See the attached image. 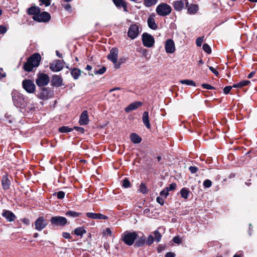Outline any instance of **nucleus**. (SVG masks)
I'll list each match as a JSON object with an SVG mask.
<instances>
[{
    "label": "nucleus",
    "mask_w": 257,
    "mask_h": 257,
    "mask_svg": "<svg viewBox=\"0 0 257 257\" xmlns=\"http://www.w3.org/2000/svg\"><path fill=\"white\" fill-rule=\"evenodd\" d=\"M41 59V56L38 53H35L30 56L27 61L24 64L23 68L25 71L30 72L33 70L35 67H37Z\"/></svg>",
    "instance_id": "obj_1"
},
{
    "label": "nucleus",
    "mask_w": 257,
    "mask_h": 257,
    "mask_svg": "<svg viewBox=\"0 0 257 257\" xmlns=\"http://www.w3.org/2000/svg\"><path fill=\"white\" fill-rule=\"evenodd\" d=\"M12 100L15 106L17 107H23L26 104V98L24 95L18 90L14 89L11 93Z\"/></svg>",
    "instance_id": "obj_2"
},
{
    "label": "nucleus",
    "mask_w": 257,
    "mask_h": 257,
    "mask_svg": "<svg viewBox=\"0 0 257 257\" xmlns=\"http://www.w3.org/2000/svg\"><path fill=\"white\" fill-rule=\"evenodd\" d=\"M139 235L137 232L124 231L121 235V239L127 245H132L135 241L138 238Z\"/></svg>",
    "instance_id": "obj_3"
},
{
    "label": "nucleus",
    "mask_w": 257,
    "mask_h": 257,
    "mask_svg": "<svg viewBox=\"0 0 257 257\" xmlns=\"http://www.w3.org/2000/svg\"><path fill=\"white\" fill-rule=\"evenodd\" d=\"M118 50L116 48H112L109 54L107 55V59L111 61L114 65L115 68L118 69L120 67L121 62L120 60L117 62L118 58Z\"/></svg>",
    "instance_id": "obj_4"
},
{
    "label": "nucleus",
    "mask_w": 257,
    "mask_h": 257,
    "mask_svg": "<svg viewBox=\"0 0 257 257\" xmlns=\"http://www.w3.org/2000/svg\"><path fill=\"white\" fill-rule=\"evenodd\" d=\"M171 7L166 3L160 4L156 8L157 14L162 17L169 15L171 13Z\"/></svg>",
    "instance_id": "obj_5"
},
{
    "label": "nucleus",
    "mask_w": 257,
    "mask_h": 257,
    "mask_svg": "<svg viewBox=\"0 0 257 257\" xmlns=\"http://www.w3.org/2000/svg\"><path fill=\"white\" fill-rule=\"evenodd\" d=\"M50 81L49 76L45 73H39L36 79V83L39 87H44L48 84Z\"/></svg>",
    "instance_id": "obj_6"
},
{
    "label": "nucleus",
    "mask_w": 257,
    "mask_h": 257,
    "mask_svg": "<svg viewBox=\"0 0 257 257\" xmlns=\"http://www.w3.org/2000/svg\"><path fill=\"white\" fill-rule=\"evenodd\" d=\"M52 224L57 226H64L68 223L67 219L63 216H53L50 219Z\"/></svg>",
    "instance_id": "obj_7"
},
{
    "label": "nucleus",
    "mask_w": 257,
    "mask_h": 257,
    "mask_svg": "<svg viewBox=\"0 0 257 257\" xmlns=\"http://www.w3.org/2000/svg\"><path fill=\"white\" fill-rule=\"evenodd\" d=\"M142 42L144 46L151 48L153 46L155 40L151 35L145 33L142 35Z\"/></svg>",
    "instance_id": "obj_8"
},
{
    "label": "nucleus",
    "mask_w": 257,
    "mask_h": 257,
    "mask_svg": "<svg viewBox=\"0 0 257 257\" xmlns=\"http://www.w3.org/2000/svg\"><path fill=\"white\" fill-rule=\"evenodd\" d=\"M23 88L29 93H34L36 86L34 82L30 79H25L22 82Z\"/></svg>",
    "instance_id": "obj_9"
},
{
    "label": "nucleus",
    "mask_w": 257,
    "mask_h": 257,
    "mask_svg": "<svg viewBox=\"0 0 257 257\" xmlns=\"http://www.w3.org/2000/svg\"><path fill=\"white\" fill-rule=\"evenodd\" d=\"M140 33L139 26L136 24L132 25L127 32V36L133 40L136 38Z\"/></svg>",
    "instance_id": "obj_10"
},
{
    "label": "nucleus",
    "mask_w": 257,
    "mask_h": 257,
    "mask_svg": "<svg viewBox=\"0 0 257 257\" xmlns=\"http://www.w3.org/2000/svg\"><path fill=\"white\" fill-rule=\"evenodd\" d=\"M33 18L35 21L39 22H47L50 20L51 16L48 13L44 12L41 13H40L38 15L36 16H33Z\"/></svg>",
    "instance_id": "obj_11"
},
{
    "label": "nucleus",
    "mask_w": 257,
    "mask_h": 257,
    "mask_svg": "<svg viewBox=\"0 0 257 257\" xmlns=\"http://www.w3.org/2000/svg\"><path fill=\"white\" fill-rule=\"evenodd\" d=\"M64 65L63 62L60 60H56L50 64V69L53 72H58L62 70Z\"/></svg>",
    "instance_id": "obj_12"
},
{
    "label": "nucleus",
    "mask_w": 257,
    "mask_h": 257,
    "mask_svg": "<svg viewBox=\"0 0 257 257\" xmlns=\"http://www.w3.org/2000/svg\"><path fill=\"white\" fill-rule=\"evenodd\" d=\"M35 229L38 231H41L47 225V223L43 217H39L35 221Z\"/></svg>",
    "instance_id": "obj_13"
},
{
    "label": "nucleus",
    "mask_w": 257,
    "mask_h": 257,
    "mask_svg": "<svg viewBox=\"0 0 257 257\" xmlns=\"http://www.w3.org/2000/svg\"><path fill=\"white\" fill-rule=\"evenodd\" d=\"M38 97L42 100H47L51 96L50 89L49 88L43 87L38 94Z\"/></svg>",
    "instance_id": "obj_14"
},
{
    "label": "nucleus",
    "mask_w": 257,
    "mask_h": 257,
    "mask_svg": "<svg viewBox=\"0 0 257 257\" xmlns=\"http://www.w3.org/2000/svg\"><path fill=\"white\" fill-rule=\"evenodd\" d=\"M165 47L168 53H172L175 51V43L172 39H168L166 41Z\"/></svg>",
    "instance_id": "obj_15"
},
{
    "label": "nucleus",
    "mask_w": 257,
    "mask_h": 257,
    "mask_svg": "<svg viewBox=\"0 0 257 257\" xmlns=\"http://www.w3.org/2000/svg\"><path fill=\"white\" fill-rule=\"evenodd\" d=\"M2 215L9 222L13 221L16 219V215L9 210H4Z\"/></svg>",
    "instance_id": "obj_16"
},
{
    "label": "nucleus",
    "mask_w": 257,
    "mask_h": 257,
    "mask_svg": "<svg viewBox=\"0 0 257 257\" xmlns=\"http://www.w3.org/2000/svg\"><path fill=\"white\" fill-rule=\"evenodd\" d=\"M86 215L87 217L94 219L106 220L108 218L107 216L101 213L87 212Z\"/></svg>",
    "instance_id": "obj_17"
},
{
    "label": "nucleus",
    "mask_w": 257,
    "mask_h": 257,
    "mask_svg": "<svg viewBox=\"0 0 257 257\" xmlns=\"http://www.w3.org/2000/svg\"><path fill=\"white\" fill-rule=\"evenodd\" d=\"M187 0L176 1L173 3V7L177 11H181L184 7L185 5H187Z\"/></svg>",
    "instance_id": "obj_18"
},
{
    "label": "nucleus",
    "mask_w": 257,
    "mask_h": 257,
    "mask_svg": "<svg viewBox=\"0 0 257 257\" xmlns=\"http://www.w3.org/2000/svg\"><path fill=\"white\" fill-rule=\"evenodd\" d=\"M89 121L88 113L87 110H84L80 117L79 123L80 125H86Z\"/></svg>",
    "instance_id": "obj_19"
},
{
    "label": "nucleus",
    "mask_w": 257,
    "mask_h": 257,
    "mask_svg": "<svg viewBox=\"0 0 257 257\" xmlns=\"http://www.w3.org/2000/svg\"><path fill=\"white\" fill-rule=\"evenodd\" d=\"M52 85L56 87H59L62 85V79L59 75H54L51 80Z\"/></svg>",
    "instance_id": "obj_20"
},
{
    "label": "nucleus",
    "mask_w": 257,
    "mask_h": 257,
    "mask_svg": "<svg viewBox=\"0 0 257 257\" xmlns=\"http://www.w3.org/2000/svg\"><path fill=\"white\" fill-rule=\"evenodd\" d=\"M142 105V103L140 101H136L131 103L124 109L126 112H129L132 110H135L140 107Z\"/></svg>",
    "instance_id": "obj_21"
},
{
    "label": "nucleus",
    "mask_w": 257,
    "mask_h": 257,
    "mask_svg": "<svg viewBox=\"0 0 257 257\" xmlns=\"http://www.w3.org/2000/svg\"><path fill=\"white\" fill-rule=\"evenodd\" d=\"M154 15H151L148 19V25L149 27L154 30L158 28V25L156 23L154 19Z\"/></svg>",
    "instance_id": "obj_22"
},
{
    "label": "nucleus",
    "mask_w": 257,
    "mask_h": 257,
    "mask_svg": "<svg viewBox=\"0 0 257 257\" xmlns=\"http://www.w3.org/2000/svg\"><path fill=\"white\" fill-rule=\"evenodd\" d=\"M186 7L187 9V12L189 14L192 15L195 14L198 10V6L195 4H190L189 5L187 2Z\"/></svg>",
    "instance_id": "obj_23"
},
{
    "label": "nucleus",
    "mask_w": 257,
    "mask_h": 257,
    "mask_svg": "<svg viewBox=\"0 0 257 257\" xmlns=\"http://www.w3.org/2000/svg\"><path fill=\"white\" fill-rule=\"evenodd\" d=\"M142 119L146 127L148 128H150L151 125L149 121V112L148 111H145L143 113Z\"/></svg>",
    "instance_id": "obj_24"
},
{
    "label": "nucleus",
    "mask_w": 257,
    "mask_h": 257,
    "mask_svg": "<svg viewBox=\"0 0 257 257\" xmlns=\"http://www.w3.org/2000/svg\"><path fill=\"white\" fill-rule=\"evenodd\" d=\"M112 1L116 7H122L124 11H127V6L123 0H112Z\"/></svg>",
    "instance_id": "obj_25"
},
{
    "label": "nucleus",
    "mask_w": 257,
    "mask_h": 257,
    "mask_svg": "<svg viewBox=\"0 0 257 257\" xmlns=\"http://www.w3.org/2000/svg\"><path fill=\"white\" fill-rule=\"evenodd\" d=\"M40 9L38 7H32L29 8L27 12L29 15L36 16L40 13Z\"/></svg>",
    "instance_id": "obj_26"
},
{
    "label": "nucleus",
    "mask_w": 257,
    "mask_h": 257,
    "mask_svg": "<svg viewBox=\"0 0 257 257\" xmlns=\"http://www.w3.org/2000/svg\"><path fill=\"white\" fill-rule=\"evenodd\" d=\"M3 188L4 190H8L10 188L11 182L8 177L4 176L2 181Z\"/></svg>",
    "instance_id": "obj_27"
},
{
    "label": "nucleus",
    "mask_w": 257,
    "mask_h": 257,
    "mask_svg": "<svg viewBox=\"0 0 257 257\" xmlns=\"http://www.w3.org/2000/svg\"><path fill=\"white\" fill-rule=\"evenodd\" d=\"M130 139L134 144H139L142 141V138L136 133L131 134L130 135Z\"/></svg>",
    "instance_id": "obj_28"
},
{
    "label": "nucleus",
    "mask_w": 257,
    "mask_h": 257,
    "mask_svg": "<svg viewBox=\"0 0 257 257\" xmlns=\"http://www.w3.org/2000/svg\"><path fill=\"white\" fill-rule=\"evenodd\" d=\"M146 243V238L144 236L139 238L135 243L134 246L139 247L143 246Z\"/></svg>",
    "instance_id": "obj_29"
},
{
    "label": "nucleus",
    "mask_w": 257,
    "mask_h": 257,
    "mask_svg": "<svg viewBox=\"0 0 257 257\" xmlns=\"http://www.w3.org/2000/svg\"><path fill=\"white\" fill-rule=\"evenodd\" d=\"M86 232V231L84 229V227H80L76 228L74 230V233L76 234V235L78 236H82L83 234L85 233Z\"/></svg>",
    "instance_id": "obj_30"
},
{
    "label": "nucleus",
    "mask_w": 257,
    "mask_h": 257,
    "mask_svg": "<svg viewBox=\"0 0 257 257\" xmlns=\"http://www.w3.org/2000/svg\"><path fill=\"white\" fill-rule=\"evenodd\" d=\"M250 83L248 80H243L239 83L234 84L232 87L233 88H241L243 86L247 85Z\"/></svg>",
    "instance_id": "obj_31"
},
{
    "label": "nucleus",
    "mask_w": 257,
    "mask_h": 257,
    "mask_svg": "<svg viewBox=\"0 0 257 257\" xmlns=\"http://www.w3.org/2000/svg\"><path fill=\"white\" fill-rule=\"evenodd\" d=\"M189 193V190L186 188H182L180 191L181 197L185 199L188 198Z\"/></svg>",
    "instance_id": "obj_32"
},
{
    "label": "nucleus",
    "mask_w": 257,
    "mask_h": 257,
    "mask_svg": "<svg viewBox=\"0 0 257 257\" xmlns=\"http://www.w3.org/2000/svg\"><path fill=\"white\" fill-rule=\"evenodd\" d=\"M71 75L75 79H78L81 74L80 70L78 69H74L71 71Z\"/></svg>",
    "instance_id": "obj_33"
},
{
    "label": "nucleus",
    "mask_w": 257,
    "mask_h": 257,
    "mask_svg": "<svg viewBox=\"0 0 257 257\" xmlns=\"http://www.w3.org/2000/svg\"><path fill=\"white\" fill-rule=\"evenodd\" d=\"M81 214L80 213L73 211H68L66 212L65 215L67 216L75 218L79 216Z\"/></svg>",
    "instance_id": "obj_34"
},
{
    "label": "nucleus",
    "mask_w": 257,
    "mask_h": 257,
    "mask_svg": "<svg viewBox=\"0 0 257 257\" xmlns=\"http://www.w3.org/2000/svg\"><path fill=\"white\" fill-rule=\"evenodd\" d=\"M73 130V127L70 128L67 126H63L60 127L59 128V132L62 133L70 132H72Z\"/></svg>",
    "instance_id": "obj_35"
},
{
    "label": "nucleus",
    "mask_w": 257,
    "mask_h": 257,
    "mask_svg": "<svg viewBox=\"0 0 257 257\" xmlns=\"http://www.w3.org/2000/svg\"><path fill=\"white\" fill-rule=\"evenodd\" d=\"M180 82L182 84H186L187 85H190V86H195V85H196L195 82L191 80H188V79L182 80L180 81Z\"/></svg>",
    "instance_id": "obj_36"
},
{
    "label": "nucleus",
    "mask_w": 257,
    "mask_h": 257,
    "mask_svg": "<svg viewBox=\"0 0 257 257\" xmlns=\"http://www.w3.org/2000/svg\"><path fill=\"white\" fill-rule=\"evenodd\" d=\"M158 2V0H144V5L147 7H150L155 5Z\"/></svg>",
    "instance_id": "obj_37"
},
{
    "label": "nucleus",
    "mask_w": 257,
    "mask_h": 257,
    "mask_svg": "<svg viewBox=\"0 0 257 257\" xmlns=\"http://www.w3.org/2000/svg\"><path fill=\"white\" fill-rule=\"evenodd\" d=\"M154 233L155 235V240L157 242L160 241L161 238H162L161 234L159 232L158 230L155 231Z\"/></svg>",
    "instance_id": "obj_38"
},
{
    "label": "nucleus",
    "mask_w": 257,
    "mask_h": 257,
    "mask_svg": "<svg viewBox=\"0 0 257 257\" xmlns=\"http://www.w3.org/2000/svg\"><path fill=\"white\" fill-rule=\"evenodd\" d=\"M122 185L123 187L127 188L130 187L131 183L127 178H125L122 181Z\"/></svg>",
    "instance_id": "obj_39"
},
{
    "label": "nucleus",
    "mask_w": 257,
    "mask_h": 257,
    "mask_svg": "<svg viewBox=\"0 0 257 257\" xmlns=\"http://www.w3.org/2000/svg\"><path fill=\"white\" fill-rule=\"evenodd\" d=\"M154 241V238L152 235H149L147 239H146V243L148 245H151L153 243Z\"/></svg>",
    "instance_id": "obj_40"
},
{
    "label": "nucleus",
    "mask_w": 257,
    "mask_h": 257,
    "mask_svg": "<svg viewBox=\"0 0 257 257\" xmlns=\"http://www.w3.org/2000/svg\"><path fill=\"white\" fill-rule=\"evenodd\" d=\"M203 49L208 54H210L211 52V48L207 44H204L203 45Z\"/></svg>",
    "instance_id": "obj_41"
},
{
    "label": "nucleus",
    "mask_w": 257,
    "mask_h": 257,
    "mask_svg": "<svg viewBox=\"0 0 257 257\" xmlns=\"http://www.w3.org/2000/svg\"><path fill=\"white\" fill-rule=\"evenodd\" d=\"M139 190L141 193L143 194H146L147 193V189L145 184L143 183H141V184L140 185Z\"/></svg>",
    "instance_id": "obj_42"
},
{
    "label": "nucleus",
    "mask_w": 257,
    "mask_h": 257,
    "mask_svg": "<svg viewBox=\"0 0 257 257\" xmlns=\"http://www.w3.org/2000/svg\"><path fill=\"white\" fill-rule=\"evenodd\" d=\"M65 192L62 191H60L57 193H55L54 194V195H57V197L58 199H63L64 198V196H65Z\"/></svg>",
    "instance_id": "obj_43"
},
{
    "label": "nucleus",
    "mask_w": 257,
    "mask_h": 257,
    "mask_svg": "<svg viewBox=\"0 0 257 257\" xmlns=\"http://www.w3.org/2000/svg\"><path fill=\"white\" fill-rule=\"evenodd\" d=\"M212 185V182L209 179H206L203 182V186L205 188H209Z\"/></svg>",
    "instance_id": "obj_44"
},
{
    "label": "nucleus",
    "mask_w": 257,
    "mask_h": 257,
    "mask_svg": "<svg viewBox=\"0 0 257 257\" xmlns=\"http://www.w3.org/2000/svg\"><path fill=\"white\" fill-rule=\"evenodd\" d=\"M106 68L105 67L103 66L102 68L94 72L95 74H102L106 71Z\"/></svg>",
    "instance_id": "obj_45"
},
{
    "label": "nucleus",
    "mask_w": 257,
    "mask_h": 257,
    "mask_svg": "<svg viewBox=\"0 0 257 257\" xmlns=\"http://www.w3.org/2000/svg\"><path fill=\"white\" fill-rule=\"evenodd\" d=\"M168 191L166 188L162 190V191H161L160 193L161 197H162L164 198H166L168 195Z\"/></svg>",
    "instance_id": "obj_46"
},
{
    "label": "nucleus",
    "mask_w": 257,
    "mask_h": 257,
    "mask_svg": "<svg viewBox=\"0 0 257 257\" xmlns=\"http://www.w3.org/2000/svg\"><path fill=\"white\" fill-rule=\"evenodd\" d=\"M176 187V184L175 183L171 184L169 187L166 188L168 191H172L175 189Z\"/></svg>",
    "instance_id": "obj_47"
},
{
    "label": "nucleus",
    "mask_w": 257,
    "mask_h": 257,
    "mask_svg": "<svg viewBox=\"0 0 257 257\" xmlns=\"http://www.w3.org/2000/svg\"><path fill=\"white\" fill-rule=\"evenodd\" d=\"M203 41V37H198L197 38L196 41V45L197 46H201Z\"/></svg>",
    "instance_id": "obj_48"
},
{
    "label": "nucleus",
    "mask_w": 257,
    "mask_h": 257,
    "mask_svg": "<svg viewBox=\"0 0 257 257\" xmlns=\"http://www.w3.org/2000/svg\"><path fill=\"white\" fill-rule=\"evenodd\" d=\"M157 202L161 205H163L164 203V198L161 196H158L156 199Z\"/></svg>",
    "instance_id": "obj_49"
},
{
    "label": "nucleus",
    "mask_w": 257,
    "mask_h": 257,
    "mask_svg": "<svg viewBox=\"0 0 257 257\" xmlns=\"http://www.w3.org/2000/svg\"><path fill=\"white\" fill-rule=\"evenodd\" d=\"M189 170L192 174H194L197 172L198 169L195 166H190L189 167Z\"/></svg>",
    "instance_id": "obj_50"
},
{
    "label": "nucleus",
    "mask_w": 257,
    "mask_h": 257,
    "mask_svg": "<svg viewBox=\"0 0 257 257\" xmlns=\"http://www.w3.org/2000/svg\"><path fill=\"white\" fill-rule=\"evenodd\" d=\"M232 88H233V87L232 86H227L225 87L223 89V92L225 94L229 93V92H230V91L231 90Z\"/></svg>",
    "instance_id": "obj_51"
},
{
    "label": "nucleus",
    "mask_w": 257,
    "mask_h": 257,
    "mask_svg": "<svg viewBox=\"0 0 257 257\" xmlns=\"http://www.w3.org/2000/svg\"><path fill=\"white\" fill-rule=\"evenodd\" d=\"M202 86L203 87V88L206 89H209V90L215 89L214 87L211 86L210 85H209L208 84H205V83L202 84Z\"/></svg>",
    "instance_id": "obj_52"
},
{
    "label": "nucleus",
    "mask_w": 257,
    "mask_h": 257,
    "mask_svg": "<svg viewBox=\"0 0 257 257\" xmlns=\"http://www.w3.org/2000/svg\"><path fill=\"white\" fill-rule=\"evenodd\" d=\"M209 70L216 76L219 75V72L212 66H209Z\"/></svg>",
    "instance_id": "obj_53"
},
{
    "label": "nucleus",
    "mask_w": 257,
    "mask_h": 257,
    "mask_svg": "<svg viewBox=\"0 0 257 257\" xmlns=\"http://www.w3.org/2000/svg\"><path fill=\"white\" fill-rule=\"evenodd\" d=\"M75 130L77 132H80L81 133H83L85 131L84 128L79 126H74L73 127V130Z\"/></svg>",
    "instance_id": "obj_54"
},
{
    "label": "nucleus",
    "mask_w": 257,
    "mask_h": 257,
    "mask_svg": "<svg viewBox=\"0 0 257 257\" xmlns=\"http://www.w3.org/2000/svg\"><path fill=\"white\" fill-rule=\"evenodd\" d=\"M173 241L175 243H177V244H180L181 242V238L178 236H175L173 239Z\"/></svg>",
    "instance_id": "obj_55"
},
{
    "label": "nucleus",
    "mask_w": 257,
    "mask_h": 257,
    "mask_svg": "<svg viewBox=\"0 0 257 257\" xmlns=\"http://www.w3.org/2000/svg\"><path fill=\"white\" fill-rule=\"evenodd\" d=\"M62 236L66 239H71L72 238V236H71L70 234L68 232H63Z\"/></svg>",
    "instance_id": "obj_56"
},
{
    "label": "nucleus",
    "mask_w": 257,
    "mask_h": 257,
    "mask_svg": "<svg viewBox=\"0 0 257 257\" xmlns=\"http://www.w3.org/2000/svg\"><path fill=\"white\" fill-rule=\"evenodd\" d=\"M7 29L4 26H0V35L4 34L6 33Z\"/></svg>",
    "instance_id": "obj_57"
},
{
    "label": "nucleus",
    "mask_w": 257,
    "mask_h": 257,
    "mask_svg": "<svg viewBox=\"0 0 257 257\" xmlns=\"http://www.w3.org/2000/svg\"><path fill=\"white\" fill-rule=\"evenodd\" d=\"M41 2V4H44L46 7L49 6L50 5V0H40Z\"/></svg>",
    "instance_id": "obj_58"
},
{
    "label": "nucleus",
    "mask_w": 257,
    "mask_h": 257,
    "mask_svg": "<svg viewBox=\"0 0 257 257\" xmlns=\"http://www.w3.org/2000/svg\"><path fill=\"white\" fill-rule=\"evenodd\" d=\"M62 6H63V7L66 11H71V7L70 5H69V4H64V5H62Z\"/></svg>",
    "instance_id": "obj_59"
},
{
    "label": "nucleus",
    "mask_w": 257,
    "mask_h": 257,
    "mask_svg": "<svg viewBox=\"0 0 257 257\" xmlns=\"http://www.w3.org/2000/svg\"><path fill=\"white\" fill-rule=\"evenodd\" d=\"M6 76V73L4 72L3 69L0 68V79L5 78Z\"/></svg>",
    "instance_id": "obj_60"
},
{
    "label": "nucleus",
    "mask_w": 257,
    "mask_h": 257,
    "mask_svg": "<svg viewBox=\"0 0 257 257\" xmlns=\"http://www.w3.org/2000/svg\"><path fill=\"white\" fill-rule=\"evenodd\" d=\"M175 254L172 252H167L165 257H175Z\"/></svg>",
    "instance_id": "obj_61"
},
{
    "label": "nucleus",
    "mask_w": 257,
    "mask_h": 257,
    "mask_svg": "<svg viewBox=\"0 0 257 257\" xmlns=\"http://www.w3.org/2000/svg\"><path fill=\"white\" fill-rule=\"evenodd\" d=\"M111 233H112L110 229L109 228H106L104 231L105 234H109V235H111Z\"/></svg>",
    "instance_id": "obj_62"
},
{
    "label": "nucleus",
    "mask_w": 257,
    "mask_h": 257,
    "mask_svg": "<svg viewBox=\"0 0 257 257\" xmlns=\"http://www.w3.org/2000/svg\"><path fill=\"white\" fill-rule=\"evenodd\" d=\"M255 74V72L254 71H252L248 75V78H251V77H253V76L254 75V74Z\"/></svg>",
    "instance_id": "obj_63"
},
{
    "label": "nucleus",
    "mask_w": 257,
    "mask_h": 257,
    "mask_svg": "<svg viewBox=\"0 0 257 257\" xmlns=\"http://www.w3.org/2000/svg\"><path fill=\"white\" fill-rule=\"evenodd\" d=\"M56 53L57 56L58 57H59V58L62 57V55L61 54H60L58 51H56Z\"/></svg>",
    "instance_id": "obj_64"
}]
</instances>
